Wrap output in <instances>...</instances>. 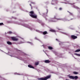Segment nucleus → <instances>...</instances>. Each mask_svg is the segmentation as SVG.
I'll use <instances>...</instances> for the list:
<instances>
[{"instance_id": "4", "label": "nucleus", "mask_w": 80, "mask_h": 80, "mask_svg": "<svg viewBox=\"0 0 80 80\" xmlns=\"http://www.w3.org/2000/svg\"><path fill=\"white\" fill-rule=\"evenodd\" d=\"M55 21L54 20V18H51L48 21V22H55Z\"/></svg>"}, {"instance_id": "2", "label": "nucleus", "mask_w": 80, "mask_h": 80, "mask_svg": "<svg viewBox=\"0 0 80 80\" xmlns=\"http://www.w3.org/2000/svg\"><path fill=\"white\" fill-rule=\"evenodd\" d=\"M51 77V76H47L45 78H38V80H47V79L50 78Z\"/></svg>"}, {"instance_id": "1", "label": "nucleus", "mask_w": 80, "mask_h": 80, "mask_svg": "<svg viewBox=\"0 0 80 80\" xmlns=\"http://www.w3.org/2000/svg\"><path fill=\"white\" fill-rule=\"evenodd\" d=\"M29 15L32 17V18H37V15L33 11H32L29 12Z\"/></svg>"}, {"instance_id": "5", "label": "nucleus", "mask_w": 80, "mask_h": 80, "mask_svg": "<svg viewBox=\"0 0 80 80\" xmlns=\"http://www.w3.org/2000/svg\"><path fill=\"white\" fill-rule=\"evenodd\" d=\"M71 37L72 39H73V40H75V39L77 38V36H75L74 35H72L71 36Z\"/></svg>"}, {"instance_id": "24", "label": "nucleus", "mask_w": 80, "mask_h": 80, "mask_svg": "<svg viewBox=\"0 0 80 80\" xmlns=\"http://www.w3.org/2000/svg\"><path fill=\"white\" fill-rule=\"evenodd\" d=\"M29 5H30V6H31V9H32V5L30 4Z\"/></svg>"}, {"instance_id": "21", "label": "nucleus", "mask_w": 80, "mask_h": 80, "mask_svg": "<svg viewBox=\"0 0 80 80\" xmlns=\"http://www.w3.org/2000/svg\"><path fill=\"white\" fill-rule=\"evenodd\" d=\"M59 10H62V8H59Z\"/></svg>"}, {"instance_id": "29", "label": "nucleus", "mask_w": 80, "mask_h": 80, "mask_svg": "<svg viewBox=\"0 0 80 80\" xmlns=\"http://www.w3.org/2000/svg\"><path fill=\"white\" fill-rule=\"evenodd\" d=\"M68 21H69V20H68Z\"/></svg>"}, {"instance_id": "9", "label": "nucleus", "mask_w": 80, "mask_h": 80, "mask_svg": "<svg viewBox=\"0 0 80 80\" xmlns=\"http://www.w3.org/2000/svg\"><path fill=\"white\" fill-rule=\"evenodd\" d=\"M28 67H29V68H33V69H34V68H34V67H33L31 65H28Z\"/></svg>"}, {"instance_id": "13", "label": "nucleus", "mask_w": 80, "mask_h": 80, "mask_svg": "<svg viewBox=\"0 0 80 80\" xmlns=\"http://www.w3.org/2000/svg\"><path fill=\"white\" fill-rule=\"evenodd\" d=\"M42 33H43V35H46V34H47V33H47V31H44Z\"/></svg>"}, {"instance_id": "16", "label": "nucleus", "mask_w": 80, "mask_h": 80, "mask_svg": "<svg viewBox=\"0 0 80 80\" xmlns=\"http://www.w3.org/2000/svg\"><path fill=\"white\" fill-rule=\"evenodd\" d=\"M39 64V62H36L35 63V65H38Z\"/></svg>"}, {"instance_id": "8", "label": "nucleus", "mask_w": 80, "mask_h": 80, "mask_svg": "<svg viewBox=\"0 0 80 80\" xmlns=\"http://www.w3.org/2000/svg\"><path fill=\"white\" fill-rule=\"evenodd\" d=\"M51 62V61L49 60H45L44 61V62L46 63H49Z\"/></svg>"}, {"instance_id": "7", "label": "nucleus", "mask_w": 80, "mask_h": 80, "mask_svg": "<svg viewBox=\"0 0 80 80\" xmlns=\"http://www.w3.org/2000/svg\"><path fill=\"white\" fill-rule=\"evenodd\" d=\"M57 15L54 16V19L57 20H62V18H56V17H57Z\"/></svg>"}, {"instance_id": "28", "label": "nucleus", "mask_w": 80, "mask_h": 80, "mask_svg": "<svg viewBox=\"0 0 80 80\" xmlns=\"http://www.w3.org/2000/svg\"><path fill=\"white\" fill-rule=\"evenodd\" d=\"M56 40H58V39H56Z\"/></svg>"}, {"instance_id": "19", "label": "nucleus", "mask_w": 80, "mask_h": 80, "mask_svg": "<svg viewBox=\"0 0 80 80\" xmlns=\"http://www.w3.org/2000/svg\"><path fill=\"white\" fill-rule=\"evenodd\" d=\"M3 25V22L0 23V26Z\"/></svg>"}, {"instance_id": "14", "label": "nucleus", "mask_w": 80, "mask_h": 80, "mask_svg": "<svg viewBox=\"0 0 80 80\" xmlns=\"http://www.w3.org/2000/svg\"><path fill=\"white\" fill-rule=\"evenodd\" d=\"M48 48L49 50H52V49H53V48H52V47L48 46Z\"/></svg>"}, {"instance_id": "17", "label": "nucleus", "mask_w": 80, "mask_h": 80, "mask_svg": "<svg viewBox=\"0 0 80 80\" xmlns=\"http://www.w3.org/2000/svg\"><path fill=\"white\" fill-rule=\"evenodd\" d=\"M73 73H74V74H75V75H77V74H78V72H73Z\"/></svg>"}, {"instance_id": "27", "label": "nucleus", "mask_w": 80, "mask_h": 80, "mask_svg": "<svg viewBox=\"0 0 80 80\" xmlns=\"http://www.w3.org/2000/svg\"><path fill=\"white\" fill-rule=\"evenodd\" d=\"M70 20H73V18H71L70 19Z\"/></svg>"}, {"instance_id": "26", "label": "nucleus", "mask_w": 80, "mask_h": 80, "mask_svg": "<svg viewBox=\"0 0 80 80\" xmlns=\"http://www.w3.org/2000/svg\"><path fill=\"white\" fill-rule=\"evenodd\" d=\"M47 13L48 12V10L47 9Z\"/></svg>"}, {"instance_id": "12", "label": "nucleus", "mask_w": 80, "mask_h": 80, "mask_svg": "<svg viewBox=\"0 0 80 80\" xmlns=\"http://www.w3.org/2000/svg\"><path fill=\"white\" fill-rule=\"evenodd\" d=\"M74 55H76V56H78V57H80V54H77V53H75L74 54Z\"/></svg>"}, {"instance_id": "11", "label": "nucleus", "mask_w": 80, "mask_h": 80, "mask_svg": "<svg viewBox=\"0 0 80 80\" xmlns=\"http://www.w3.org/2000/svg\"><path fill=\"white\" fill-rule=\"evenodd\" d=\"M7 44H8V45H12V42L10 41L7 42Z\"/></svg>"}, {"instance_id": "23", "label": "nucleus", "mask_w": 80, "mask_h": 80, "mask_svg": "<svg viewBox=\"0 0 80 80\" xmlns=\"http://www.w3.org/2000/svg\"><path fill=\"white\" fill-rule=\"evenodd\" d=\"M69 12V13H70V15H72L73 14L72 13H71L70 12Z\"/></svg>"}, {"instance_id": "3", "label": "nucleus", "mask_w": 80, "mask_h": 80, "mask_svg": "<svg viewBox=\"0 0 80 80\" xmlns=\"http://www.w3.org/2000/svg\"><path fill=\"white\" fill-rule=\"evenodd\" d=\"M69 77L70 78H71V79H73V80L74 79H77L78 78V76H75L74 77L72 76H70Z\"/></svg>"}, {"instance_id": "15", "label": "nucleus", "mask_w": 80, "mask_h": 80, "mask_svg": "<svg viewBox=\"0 0 80 80\" xmlns=\"http://www.w3.org/2000/svg\"><path fill=\"white\" fill-rule=\"evenodd\" d=\"M80 52V49H77L75 51V52Z\"/></svg>"}, {"instance_id": "20", "label": "nucleus", "mask_w": 80, "mask_h": 80, "mask_svg": "<svg viewBox=\"0 0 80 80\" xmlns=\"http://www.w3.org/2000/svg\"><path fill=\"white\" fill-rule=\"evenodd\" d=\"M31 3L32 4H35V2H31Z\"/></svg>"}, {"instance_id": "18", "label": "nucleus", "mask_w": 80, "mask_h": 80, "mask_svg": "<svg viewBox=\"0 0 80 80\" xmlns=\"http://www.w3.org/2000/svg\"><path fill=\"white\" fill-rule=\"evenodd\" d=\"M8 33H9V34H11V33H12V32L11 31H9L8 32Z\"/></svg>"}, {"instance_id": "22", "label": "nucleus", "mask_w": 80, "mask_h": 80, "mask_svg": "<svg viewBox=\"0 0 80 80\" xmlns=\"http://www.w3.org/2000/svg\"><path fill=\"white\" fill-rule=\"evenodd\" d=\"M28 43H30V44H33V43H32V42H28Z\"/></svg>"}, {"instance_id": "6", "label": "nucleus", "mask_w": 80, "mask_h": 80, "mask_svg": "<svg viewBox=\"0 0 80 80\" xmlns=\"http://www.w3.org/2000/svg\"><path fill=\"white\" fill-rule=\"evenodd\" d=\"M11 39L12 40H13L14 41H17V40H18V39L15 38V37H12Z\"/></svg>"}, {"instance_id": "25", "label": "nucleus", "mask_w": 80, "mask_h": 80, "mask_svg": "<svg viewBox=\"0 0 80 80\" xmlns=\"http://www.w3.org/2000/svg\"><path fill=\"white\" fill-rule=\"evenodd\" d=\"M55 8H56V9H57V7H55Z\"/></svg>"}, {"instance_id": "10", "label": "nucleus", "mask_w": 80, "mask_h": 80, "mask_svg": "<svg viewBox=\"0 0 80 80\" xmlns=\"http://www.w3.org/2000/svg\"><path fill=\"white\" fill-rule=\"evenodd\" d=\"M50 32H56V31H55V30H53L52 29H51L50 30Z\"/></svg>"}]
</instances>
